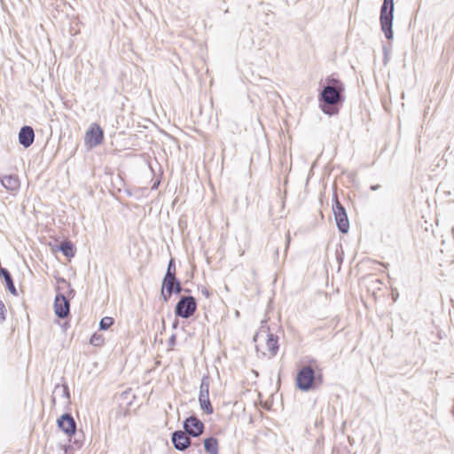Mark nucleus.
Listing matches in <instances>:
<instances>
[{"label":"nucleus","mask_w":454,"mask_h":454,"mask_svg":"<svg viewBox=\"0 0 454 454\" xmlns=\"http://www.w3.org/2000/svg\"><path fill=\"white\" fill-rule=\"evenodd\" d=\"M131 393V389L130 388H128L126 390H124L122 393H121V397L123 398H128L129 395H130Z\"/></svg>","instance_id":"obj_31"},{"label":"nucleus","mask_w":454,"mask_h":454,"mask_svg":"<svg viewBox=\"0 0 454 454\" xmlns=\"http://www.w3.org/2000/svg\"><path fill=\"white\" fill-rule=\"evenodd\" d=\"M35 140V131L31 126L25 125L20 128L19 131V143L24 148H28L32 145Z\"/></svg>","instance_id":"obj_11"},{"label":"nucleus","mask_w":454,"mask_h":454,"mask_svg":"<svg viewBox=\"0 0 454 454\" xmlns=\"http://www.w3.org/2000/svg\"><path fill=\"white\" fill-rule=\"evenodd\" d=\"M201 294H202L204 296H206L207 298H208V297H209V295H210L209 291H208L206 287H203V288L201 289Z\"/></svg>","instance_id":"obj_32"},{"label":"nucleus","mask_w":454,"mask_h":454,"mask_svg":"<svg viewBox=\"0 0 454 454\" xmlns=\"http://www.w3.org/2000/svg\"><path fill=\"white\" fill-rule=\"evenodd\" d=\"M316 360H310L309 364L300 368L296 375V387L303 392L317 389L323 383V376L316 373L314 367Z\"/></svg>","instance_id":"obj_2"},{"label":"nucleus","mask_w":454,"mask_h":454,"mask_svg":"<svg viewBox=\"0 0 454 454\" xmlns=\"http://www.w3.org/2000/svg\"><path fill=\"white\" fill-rule=\"evenodd\" d=\"M333 212L336 226L340 233H348L349 230V220L345 207L334 196Z\"/></svg>","instance_id":"obj_5"},{"label":"nucleus","mask_w":454,"mask_h":454,"mask_svg":"<svg viewBox=\"0 0 454 454\" xmlns=\"http://www.w3.org/2000/svg\"><path fill=\"white\" fill-rule=\"evenodd\" d=\"M57 249L68 258L74 257L76 252L75 246L70 240L60 242L57 246Z\"/></svg>","instance_id":"obj_13"},{"label":"nucleus","mask_w":454,"mask_h":454,"mask_svg":"<svg viewBox=\"0 0 454 454\" xmlns=\"http://www.w3.org/2000/svg\"><path fill=\"white\" fill-rule=\"evenodd\" d=\"M203 443L206 452L208 454H218V440L215 437L205 438Z\"/></svg>","instance_id":"obj_14"},{"label":"nucleus","mask_w":454,"mask_h":454,"mask_svg":"<svg viewBox=\"0 0 454 454\" xmlns=\"http://www.w3.org/2000/svg\"><path fill=\"white\" fill-rule=\"evenodd\" d=\"M344 84L340 79L333 75L325 78V83L321 85L318 95L319 107L325 114L332 116L339 113L344 101Z\"/></svg>","instance_id":"obj_1"},{"label":"nucleus","mask_w":454,"mask_h":454,"mask_svg":"<svg viewBox=\"0 0 454 454\" xmlns=\"http://www.w3.org/2000/svg\"><path fill=\"white\" fill-rule=\"evenodd\" d=\"M176 262L174 258H170L168 263L167 270L164 276L176 277Z\"/></svg>","instance_id":"obj_21"},{"label":"nucleus","mask_w":454,"mask_h":454,"mask_svg":"<svg viewBox=\"0 0 454 454\" xmlns=\"http://www.w3.org/2000/svg\"><path fill=\"white\" fill-rule=\"evenodd\" d=\"M266 346L271 356H276L278 350V337L273 333H267Z\"/></svg>","instance_id":"obj_15"},{"label":"nucleus","mask_w":454,"mask_h":454,"mask_svg":"<svg viewBox=\"0 0 454 454\" xmlns=\"http://www.w3.org/2000/svg\"><path fill=\"white\" fill-rule=\"evenodd\" d=\"M182 425V431H184L189 437H200L205 431L204 423L194 414L186 418L183 421Z\"/></svg>","instance_id":"obj_6"},{"label":"nucleus","mask_w":454,"mask_h":454,"mask_svg":"<svg viewBox=\"0 0 454 454\" xmlns=\"http://www.w3.org/2000/svg\"><path fill=\"white\" fill-rule=\"evenodd\" d=\"M211 379L208 374L203 375L200 386L199 398H209V387Z\"/></svg>","instance_id":"obj_16"},{"label":"nucleus","mask_w":454,"mask_h":454,"mask_svg":"<svg viewBox=\"0 0 454 454\" xmlns=\"http://www.w3.org/2000/svg\"><path fill=\"white\" fill-rule=\"evenodd\" d=\"M380 265L384 266L385 268H387L388 266L387 263H384V262H380Z\"/></svg>","instance_id":"obj_39"},{"label":"nucleus","mask_w":454,"mask_h":454,"mask_svg":"<svg viewBox=\"0 0 454 454\" xmlns=\"http://www.w3.org/2000/svg\"><path fill=\"white\" fill-rule=\"evenodd\" d=\"M178 325H179L178 320H177V319H175V320H174V322L172 323V327H173L174 329H176V328H177Z\"/></svg>","instance_id":"obj_35"},{"label":"nucleus","mask_w":454,"mask_h":454,"mask_svg":"<svg viewBox=\"0 0 454 454\" xmlns=\"http://www.w3.org/2000/svg\"><path fill=\"white\" fill-rule=\"evenodd\" d=\"M61 396L66 398L67 401L70 400V392L69 387L66 382H63L61 385Z\"/></svg>","instance_id":"obj_25"},{"label":"nucleus","mask_w":454,"mask_h":454,"mask_svg":"<svg viewBox=\"0 0 454 454\" xmlns=\"http://www.w3.org/2000/svg\"><path fill=\"white\" fill-rule=\"evenodd\" d=\"M104 141V130L98 123H91L85 133L84 142L90 148L101 145Z\"/></svg>","instance_id":"obj_7"},{"label":"nucleus","mask_w":454,"mask_h":454,"mask_svg":"<svg viewBox=\"0 0 454 454\" xmlns=\"http://www.w3.org/2000/svg\"><path fill=\"white\" fill-rule=\"evenodd\" d=\"M188 454H202V450L200 443H192V447H189Z\"/></svg>","instance_id":"obj_26"},{"label":"nucleus","mask_w":454,"mask_h":454,"mask_svg":"<svg viewBox=\"0 0 454 454\" xmlns=\"http://www.w3.org/2000/svg\"><path fill=\"white\" fill-rule=\"evenodd\" d=\"M59 283H63V284L67 285L68 287L67 295L74 297L75 291L70 286V284L66 279L59 278Z\"/></svg>","instance_id":"obj_28"},{"label":"nucleus","mask_w":454,"mask_h":454,"mask_svg":"<svg viewBox=\"0 0 454 454\" xmlns=\"http://www.w3.org/2000/svg\"><path fill=\"white\" fill-rule=\"evenodd\" d=\"M6 308L3 301L0 300V322L3 323L6 319Z\"/></svg>","instance_id":"obj_27"},{"label":"nucleus","mask_w":454,"mask_h":454,"mask_svg":"<svg viewBox=\"0 0 454 454\" xmlns=\"http://www.w3.org/2000/svg\"><path fill=\"white\" fill-rule=\"evenodd\" d=\"M383 51H384V63L386 64L387 58V48L385 46L383 47Z\"/></svg>","instance_id":"obj_34"},{"label":"nucleus","mask_w":454,"mask_h":454,"mask_svg":"<svg viewBox=\"0 0 454 454\" xmlns=\"http://www.w3.org/2000/svg\"><path fill=\"white\" fill-rule=\"evenodd\" d=\"M394 0H383L380 12V23L381 30L387 40H392L394 37L393 33V20H394Z\"/></svg>","instance_id":"obj_3"},{"label":"nucleus","mask_w":454,"mask_h":454,"mask_svg":"<svg viewBox=\"0 0 454 454\" xmlns=\"http://www.w3.org/2000/svg\"><path fill=\"white\" fill-rule=\"evenodd\" d=\"M183 287H182V285H181V282L180 280L176 278V281H175V284L173 286V287L170 289L169 293L171 294H181V292L183 291Z\"/></svg>","instance_id":"obj_24"},{"label":"nucleus","mask_w":454,"mask_h":454,"mask_svg":"<svg viewBox=\"0 0 454 454\" xmlns=\"http://www.w3.org/2000/svg\"><path fill=\"white\" fill-rule=\"evenodd\" d=\"M197 308V301L193 296H181L176 304L175 315L176 317L188 319L195 314Z\"/></svg>","instance_id":"obj_4"},{"label":"nucleus","mask_w":454,"mask_h":454,"mask_svg":"<svg viewBox=\"0 0 454 454\" xmlns=\"http://www.w3.org/2000/svg\"><path fill=\"white\" fill-rule=\"evenodd\" d=\"M289 242H290V236L288 234L287 237H286V246L289 245Z\"/></svg>","instance_id":"obj_37"},{"label":"nucleus","mask_w":454,"mask_h":454,"mask_svg":"<svg viewBox=\"0 0 454 454\" xmlns=\"http://www.w3.org/2000/svg\"><path fill=\"white\" fill-rule=\"evenodd\" d=\"M176 343V334H172L168 340V344L170 348H173Z\"/></svg>","instance_id":"obj_30"},{"label":"nucleus","mask_w":454,"mask_h":454,"mask_svg":"<svg viewBox=\"0 0 454 454\" xmlns=\"http://www.w3.org/2000/svg\"><path fill=\"white\" fill-rule=\"evenodd\" d=\"M90 343L95 347H100L104 344V338L100 334L93 333L90 339Z\"/></svg>","instance_id":"obj_22"},{"label":"nucleus","mask_w":454,"mask_h":454,"mask_svg":"<svg viewBox=\"0 0 454 454\" xmlns=\"http://www.w3.org/2000/svg\"><path fill=\"white\" fill-rule=\"evenodd\" d=\"M2 185L10 192H15L19 190L20 182L19 176L15 174L5 175L0 179Z\"/></svg>","instance_id":"obj_12"},{"label":"nucleus","mask_w":454,"mask_h":454,"mask_svg":"<svg viewBox=\"0 0 454 454\" xmlns=\"http://www.w3.org/2000/svg\"><path fill=\"white\" fill-rule=\"evenodd\" d=\"M57 426L69 439L76 434L77 424L71 413H63L57 419Z\"/></svg>","instance_id":"obj_8"},{"label":"nucleus","mask_w":454,"mask_h":454,"mask_svg":"<svg viewBox=\"0 0 454 454\" xmlns=\"http://www.w3.org/2000/svg\"><path fill=\"white\" fill-rule=\"evenodd\" d=\"M114 323V319L111 317H105L99 322V330H108Z\"/></svg>","instance_id":"obj_19"},{"label":"nucleus","mask_w":454,"mask_h":454,"mask_svg":"<svg viewBox=\"0 0 454 454\" xmlns=\"http://www.w3.org/2000/svg\"><path fill=\"white\" fill-rule=\"evenodd\" d=\"M53 306L55 315L60 319L67 317V316L70 314V303L64 294L59 292L57 293Z\"/></svg>","instance_id":"obj_9"},{"label":"nucleus","mask_w":454,"mask_h":454,"mask_svg":"<svg viewBox=\"0 0 454 454\" xmlns=\"http://www.w3.org/2000/svg\"><path fill=\"white\" fill-rule=\"evenodd\" d=\"M176 277H168L164 276L161 282V289L166 290L167 293H169L170 289L173 287Z\"/></svg>","instance_id":"obj_18"},{"label":"nucleus","mask_w":454,"mask_h":454,"mask_svg":"<svg viewBox=\"0 0 454 454\" xmlns=\"http://www.w3.org/2000/svg\"><path fill=\"white\" fill-rule=\"evenodd\" d=\"M171 442L174 448L178 451H185L192 447V441L182 430H176L171 434Z\"/></svg>","instance_id":"obj_10"},{"label":"nucleus","mask_w":454,"mask_h":454,"mask_svg":"<svg viewBox=\"0 0 454 454\" xmlns=\"http://www.w3.org/2000/svg\"><path fill=\"white\" fill-rule=\"evenodd\" d=\"M171 295L172 294L170 293H167L166 290H163L160 288V296L164 302H168L169 301Z\"/></svg>","instance_id":"obj_29"},{"label":"nucleus","mask_w":454,"mask_h":454,"mask_svg":"<svg viewBox=\"0 0 454 454\" xmlns=\"http://www.w3.org/2000/svg\"><path fill=\"white\" fill-rule=\"evenodd\" d=\"M5 286L7 290L12 294V295H18L17 289L15 287L14 282L12 278L5 281Z\"/></svg>","instance_id":"obj_23"},{"label":"nucleus","mask_w":454,"mask_h":454,"mask_svg":"<svg viewBox=\"0 0 454 454\" xmlns=\"http://www.w3.org/2000/svg\"><path fill=\"white\" fill-rule=\"evenodd\" d=\"M380 188V184H372V185H371V187H370V189H371L372 191H377V190H379Z\"/></svg>","instance_id":"obj_33"},{"label":"nucleus","mask_w":454,"mask_h":454,"mask_svg":"<svg viewBox=\"0 0 454 454\" xmlns=\"http://www.w3.org/2000/svg\"><path fill=\"white\" fill-rule=\"evenodd\" d=\"M60 388V385L59 384H57L55 386V388H54V392L53 393H57L59 391V389Z\"/></svg>","instance_id":"obj_36"},{"label":"nucleus","mask_w":454,"mask_h":454,"mask_svg":"<svg viewBox=\"0 0 454 454\" xmlns=\"http://www.w3.org/2000/svg\"><path fill=\"white\" fill-rule=\"evenodd\" d=\"M51 402H52L53 405L56 403V398H55V396H52V398H51Z\"/></svg>","instance_id":"obj_38"},{"label":"nucleus","mask_w":454,"mask_h":454,"mask_svg":"<svg viewBox=\"0 0 454 454\" xmlns=\"http://www.w3.org/2000/svg\"><path fill=\"white\" fill-rule=\"evenodd\" d=\"M199 403L200 409L207 415H210L214 412V408L211 404L209 398H199Z\"/></svg>","instance_id":"obj_17"},{"label":"nucleus","mask_w":454,"mask_h":454,"mask_svg":"<svg viewBox=\"0 0 454 454\" xmlns=\"http://www.w3.org/2000/svg\"><path fill=\"white\" fill-rule=\"evenodd\" d=\"M74 438V440L72 441L71 440V444L74 445V448H81L83 444V433L82 431H80V432H77L76 431V434L75 435H73Z\"/></svg>","instance_id":"obj_20"}]
</instances>
